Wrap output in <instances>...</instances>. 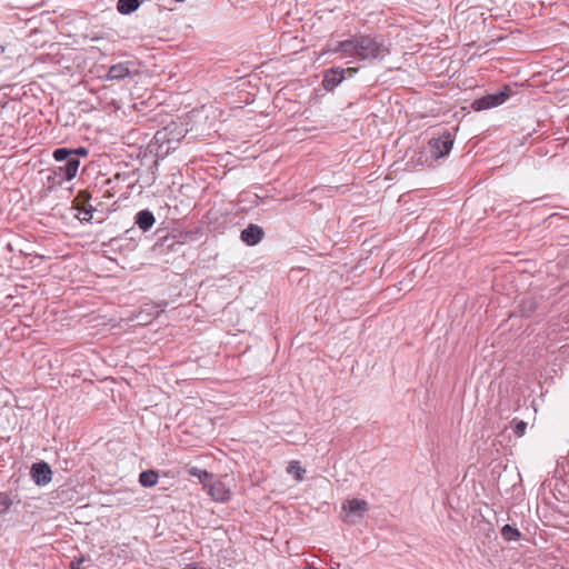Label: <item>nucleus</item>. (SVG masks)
I'll return each mask as SVG.
<instances>
[{"label": "nucleus", "instance_id": "obj_3", "mask_svg": "<svg viewBox=\"0 0 569 569\" xmlns=\"http://www.w3.org/2000/svg\"><path fill=\"white\" fill-rule=\"evenodd\" d=\"M453 138L449 131H445L441 136L432 138L428 142V152L433 159L442 158L451 151Z\"/></svg>", "mask_w": 569, "mask_h": 569}, {"label": "nucleus", "instance_id": "obj_4", "mask_svg": "<svg viewBox=\"0 0 569 569\" xmlns=\"http://www.w3.org/2000/svg\"><path fill=\"white\" fill-rule=\"evenodd\" d=\"M139 74V69L134 61L128 60L112 64L106 74V79L110 81H120L128 77Z\"/></svg>", "mask_w": 569, "mask_h": 569}, {"label": "nucleus", "instance_id": "obj_5", "mask_svg": "<svg viewBox=\"0 0 569 569\" xmlns=\"http://www.w3.org/2000/svg\"><path fill=\"white\" fill-rule=\"evenodd\" d=\"M357 72L356 68H331L328 69L322 79V87L327 91H332L337 88L346 78V73L350 77Z\"/></svg>", "mask_w": 569, "mask_h": 569}, {"label": "nucleus", "instance_id": "obj_26", "mask_svg": "<svg viewBox=\"0 0 569 569\" xmlns=\"http://www.w3.org/2000/svg\"><path fill=\"white\" fill-rule=\"evenodd\" d=\"M307 569H316V568H313V567H311V566H308V567H307Z\"/></svg>", "mask_w": 569, "mask_h": 569}, {"label": "nucleus", "instance_id": "obj_2", "mask_svg": "<svg viewBox=\"0 0 569 569\" xmlns=\"http://www.w3.org/2000/svg\"><path fill=\"white\" fill-rule=\"evenodd\" d=\"M53 159L58 162L66 161L63 166H59L54 170V176H58L61 181L71 180L76 177L80 161L78 158L72 156V152L68 148H58L53 151Z\"/></svg>", "mask_w": 569, "mask_h": 569}, {"label": "nucleus", "instance_id": "obj_18", "mask_svg": "<svg viewBox=\"0 0 569 569\" xmlns=\"http://www.w3.org/2000/svg\"><path fill=\"white\" fill-rule=\"evenodd\" d=\"M12 506V500L6 492H0V516L6 513Z\"/></svg>", "mask_w": 569, "mask_h": 569}, {"label": "nucleus", "instance_id": "obj_23", "mask_svg": "<svg viewBox=\"0 0 569 569\" xmlns=\"http://www.w3.org/2000/svg\"><path fill=\"white\" fill-rule=\"evenodd\" d=\"M79 198L83 199L84 201H88V200H89V198H90V196H89L86 191H81V192H79V194H78V199H79Z\"/></svg>", "mask_w": 569, "mask_h": 569}, {"label": "nucleus", "instance_id": "obj_16", "mask_svg": "<svg viewBox=\"0 0 569 569\" xmlns=\"http://www.w3.org/2000/svg\"><path fill=\"white\" fill-rule=\"evenodd\" d=\"M210 495L218 501H226L229 499V491L224 489L222 483L213 485L210 489Z\"/></svg>", "mask_w": 569, "mask_h": 569}, {"label": "nucleus", "instance_id": "obj_11", "mask_svg": "<svg viewBox=\"0 0 569 569\" xmlns=\"http://www.w3.org/2000/svg\"><path fill=\"white\" fill-rule=\"evenodd\" d=\"M538 307L539 301L535 297H526L519 303L520 313L526 318L531 317L538 310Z\"/></svg>", "mask_w": 569, "mask_h": 569}, {"label": "nucleus", "instance_id": "obj_25", "mask_svg": "<svg viewBox=\"0 0 569 569\" xmlns=\"http://www.w3.org/2000/svg\"><path fill=\"white\" fill-rule=\"evenodd\" d=\"M184 569H201V568L193 566V565H189Z\"/></svg>", "mask_w": 569, "mask_h": 569}, {"label": "nucleus", "instance_id": "obj_27", "mask_svg": "<svg viewBox=\"0 0 569 569\" xmlns=\"http://www.w3.org/2000/svg\"><path fill=\"white\" fill-rule=\"evenodd\" d=\"M329 569H337V568H332V567H331V568H329Z\"/></svg>", "mask_w": 569, "mask_h": 569}, {"label": "nucleus", "instance_id": "obj_21", "mask_svg": "<svg viewBox=\"0 0 569 569\" xmlns=\"http://www.w3.org/2000/svg\"><path fill=\"white\" fill-rule=\"evenodd\" d=\"M87 560L86 557L81 556L79 558H74L70 563V569H81V565Z\"/></svg>", "mask_w": 569, "mask_h": 569}, {"label": "nucleus", "instance_id": "obj_24", "mask_svg": "<svg viewBox=\"0 0 569 569\" xmlns=\"http://www.w3.org/2000/svg\"><path fill=\"white\" fill-rule=\"evenodd\" d=\"M197 471H198V469H197V468H192V469L190 470V475H192V476H200Z\"/></svg>", "mask_w": 569, "mask_h": 569}, {"label": "nucleus", "instance_id": "obj_10", "mask_svg": "<svg viewBox=\"0 0 569 569\" xmlns=\"http://www.w3.org/2000/svg\"><path fill=\"white\" fill-rule=\"evenodd\" d=\"M134 223L139 227L140 230L147 232L156 223L154 214L148 209L140 210L134 216Z\"/></svg>", "mask_w": 569, "mask_h": 569}, {"label": "nucleus", "instance_id": "obj_9", "mask_svg": "<svg viewBox=\"0 0 569 569\" xmlns=\"http://www.w3.org/2000/svg\"><path fill=\"white\" fill-rule=\"evenodd\" d=\"M264 237L263 229L254 223H250L241 231L240 239L248 246L258 244Z\"/></svg>", "mask_w": 569, "mask_h": 569}, {"label": "nucleus", "instance_id": "obj_14", "mask_svg": "<svg viewBox=\"0 0 569 569\" xmlns=\"http://www.w3.org/2000/svg\"><path fill=\"white\" fill-rule=\"evenodd\" d=\"M158 473L154 470H146L139 475V482L142 487L150 488L157 485Z\"/></svg>", "mask_w": 569, "mask_h": 569}, {"label": "nucleus", "instance_id": "obj_13", "mask_svg": "<svg viewBox=\"0 0 569 569\" xmlns=\"http://www.w3.org/2000/svg\"><path fill=\"white\" fill-rule=\"evenodd\" d=\"M140 0H118L117 10L121 14H130L137 11L140 7Z\"/></svg>", "mask_w": 569, "mask_h": 569}, {"label": "nucleus", "instance_id": "obj_12", "mask_svg": "<svg viewBox=\"0 0 569 569\" xmlns=\"http://www.w3.org/2000/svg\"><path fill=\"white\" fill-rule=\"evenodd\" d=\"M162 312V309H160L158 306L154 305H144L140 312L137 316L138 320L150 322L152 319H156L160 313Z\"/></svg>", "mask_w": 569, "mask_h": 569}, {"label": "nucleus", "instance_id": "obj_20", "mask_svg": "<svg viewBox=\"0 0 569 569\" xmlns=\"http://www.w3.org/2000/svg\"><path fill=\"white\" fill-rule=\"evenodd\" d=\"M92 211H93V208L91 204H89L88 208L83 207L81 209V213L83 214L81 220L89 221L92 218Z\"/></svg>", "mask_w": 569, "mask_h": 569}, {"label": "nucleus", "instance_id": "obj_8", "mask_svg": "<svg viewBox=\"0 0 569 569\" xmlns=\"http://www.w3.org/2000/svg\"><path fill=\"white\" fill-rule=\"evenodd\" d=\"M30 475L32 480L38 486H46L52 479V471L46 461L36 462L31 466Z\"/></svg>", "mask_w": 569, "mask_h": 569}, {"label": "nucleus", "instance_id": "obj_17", "mask_svg": "<svg viewBox=\"0 0 569 569\" xmlns=\"http://www.w3.org/2000/svg\"><path fill=\"white\" fill-rule=\"evenodd\" d=\"M288 472L293 473L296 479L301 481L303 479L306 470L301 468L299 461H292L290 462L288 467Z\"/></svg>", "mask_w": 569, "mask_h": 569}, {"label": "nucleus", "instance_id": "obj_15", "mask_svg": "<svg viewBox=\"0 0 569 569\" xmlns=\"http://www.w3.org/2000/svg\"><path fill=\"white\" fill-rule=\"evenodd\" d=\"M501 537L506 541H518L521 538V532L511 525H505L501 528Z\"/></svg>", "mask_w": 569, "mask_h": 569}, {"label": "nucleus", "instance_id": "obj_7", "mask_svg": "<svg viewBox=\"0 0 569 569\" xmlns=\"http://www.w3.org/2000/svg\"><path fill=\"white\" fill-rule=\"evenodd\" d=\"M341 509L346 513L345 521L351 522L349 517L362 518L369 510V505L366 500L353 498L346 500L342 503Z\"/></svg>", "mask_w": 569, "mask_h": 569}, {"label": "nucleus", "instance_id": "obj_19", "mask_svg": "<svg viewBox=\"0 0 569 569\" xmlns=\"http://www.w3.org/2000/svg\"><path fill=\"white\" fill-rule=\"evenodd\" d=\"M512 428H513V433L517 436V437H521L525 435L526 432V429H527V423L522 420H517V419H513L512 420Z\"/></svg>", "mask_w": 569, "mask_h": 569}, {"label": "nucleus", "instance_id": "obj_6", "mask_svg": "<svg viewBox=\"0 0 569 569\" xmlns=\"http://www.w3.org/2000/svg\"><path fill=\"white\" fill-rule=\"evenodd\" d=\"M508 91H499L497 93L487 94L476 99L471 107L476 111L487 110L502 104L508 99Z\"/></svg>", "mask_w": 569, "mask_h": 569}, {"label": "nucleus", "instance_id": "obj_22", "mask_svg": "<svg viewBox=\"0 0 569 569\" xmlns=\"http://www.w3.org/2000/svg\"><path fill=\"white\" fill-rule=\"evenodd\" d=\"M70 151L72 152V156H74L76 158H78V156L86 157L88 154V150L84 147L70 149Z\"/></svg>", "mask_w": 569, "mask_h": 569}, {"label": "nucleus", "instance_id": "obj_1", "mask_svg": "<svg viewBox=\"0 0 569 569\" xmlns=\"http://www.w3.org/2000/svg\"><path fill=\"white\" fill-rule=\"evenodd\" d=\"M325 52H341L348 57H355L361 60H375L383 59L389 54V49L383 39L379 36L357 33L347 40L336 42Z\"/></svg>", "mask_w": 569, "mask_h": 569}]
</instances>
